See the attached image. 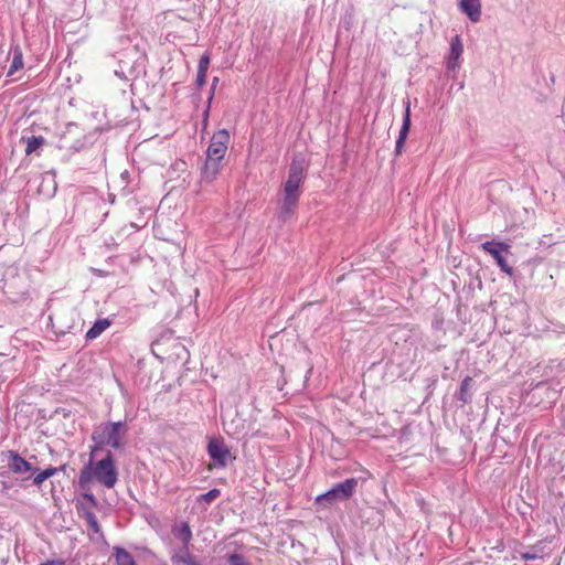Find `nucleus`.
Here are the masks:
<instances>
[{
	"label": "nucleus",
	"mask_w": 565,
	"mask_h": 565,
	"mask_svg": "<svg viewBox=\"0 0 565 565\" xmlns=\"http://www.w3.org/2000/svg\"><path fill=\"white\" fill-rule=\"evenodd\" d=\"M227 561H228L230 565H249L245 561L244 556H242L241 554H237V553H233V554L228 555Z\"/></svg>",
	"instance_id": "nucleus-24"
},
{
	"label": "nucleus",
	"mask_w": 565,
	"mask_h": 565,
	"mask_svg": "<svg viewBox=\"0 0 565 565\" xmlns=\"http://www.w3.org/2000/svg\"><path fill=\"white\" fill-rule=\"evenodd\" d=\"M475 385V380L471 376H466L461 383L458 392L455 394L456 399L460 401L462 405L469 404L472 401L471 390Z\"/></svg>",
	"instance_id": "nucleus-14"
},
{
	"label": "nucleus",
	"mask_w": 565,
	"mask_h": 565,
	"mask_svg": "<svg viewBox=\"0 0 565 565\" xmlns=\"http://www.w3.org/2000/svg\"><path fill=\"white\" fill-rule=\"evenodd\" d=\"M206 74L205 72L198 71L196 73V79H195V87L198 89L202 88L206 83Z\"/></svg>",
	"instance_id": "nucleus-25"
},
{
	"label": "nucleus",
	"mask_w": 565,
	"mask_h": 565,
	"mask_svg": "<svg viewBox=\"0 0 565 565\" xmlns=\"http://www.w3.org/2000/svg\"><path fill=\"white\" fill-rule=\"evenodd\" d=\"M214 498H215V497H212V495H209V497H200V498H199V501H203L205 504H211Z\"/></svg>",
	"instance_id": "nucleus-30"
},
{
	"label": "nucleus",
	"mask_w": 565,
	"mask_h": 565,
	"mask_svg": "<svg viewBox=\"0 0 565 565\" xmlns=\"http://www.w3.org/2000/svg\"><path fill=\"white\" fill-rule=\"evenodd\" d=\"M8 458V468L10 471L17 475H26L33 476L38 472L39 468L34 467L31 461L25 460L20 454L15 450H7L3 452Z\"/></svg>",
	"instance_id": "nucleus-7"
},
{
	"label": "nucleus",
	"mask_w": 565,
	"mask_h": 565,
	"mask_svg": "<svg viewBox=\"0 0 565 565\" xmlns=\"http://www.w3.org/2000/svg\"><path fill=\"white\" fill-rule=\"evenodd\" d=\"M118 480V471L115 466L114 455L110 450H107L105 458L94 462V458L89 457L88 463H86L78 476V487L83 494H88L92 482H98L106 488H113Z\"/></svg>",
	"instance_id": "nucleus-2"
},
{
	"label": "nucleus",
	"mask_w": 565,
	"mask_h": 565,
	"mask_svg": "<svg viewBox=\"0 0 565 565\" xmlns=\"http://www.w3.org/2000/svg\"><path fill=\"white\" fill-rule=\"evenodd\" d=\"M218 81L220 79L216 76L212 79V84H211V88H210V94H209V98H207V103H206V108H205V110L203 113V122L205 125H206L207 119H209L211 105H212V102H213V98H214V94H215Z\"/></svg>",
	"instance_id": "nucleus-21"
},
{
	"label": "nucleus",
	"mask_w": 565,
	"mask_h": 565,
	"mask_svg": "<svg viewBox=\"0 0 565 565\" xmlns=\"http://www.w3.org/2000/svg\"><path fill=\"white\" fill-rule=\"evenodd\" d=\"M173 534L180 541H182L183 546L188 548V545L192 539V532L188 523H182L180 526L173 529Z\"/></svg>",
	"instance_id": "nucleus-20"
},
{
	"label": "nucleus",
	"mask_w": 565,
	"mask_h": 565,
	"mask_svg": "<svg viewBox=\"0 0 565 565\" xmlns=\"http://www.w3.org/2000/svg\"><path fill=\"white\" fill-rule=\"evenodd\" d=\"M114 557L117 565H136L132 555L122 547H114Z\"/></svg>",
	"instance_id": "nucleus-18"
},
{
	"label": "nucleus",
	"mask_w": 565,
	"mask_h": 565,
	"mask_svg": "<svg viewBox=\"0 0 565 565\" xmlns=\"http://www.w3.org/2000/svg\"><path fill=\"white\" fill-rule=\"evenodd\" d=\"M308 163L301 153L292 157L289 164L288 178L284 183V196L278 202L277 218L287 222L296 212L300 199L299 188L303 183Z\"/></svg>",
	"instance_id": "nucleus-1"
},
{
	"label": "nucleus",
	"mask_w": 565,
	"mask_h": 565,
	"mask_svg": "<svg viewBox=\"0 0 565 565\" xmlns=\"http://www.w3.org/2000/svg\"><path fill=\"white\" fill-rule=\"evenodd\" d=\"M93 507L98 508L97 497H81L77 499L76 508L78 513L85 518L88 526L94 533L100 534L102 529L95 514L90 510Z\"/></svg>",
	"instance_id": "nucleus-6"
},
{
	"label": "nucleus",
	"mask_w": 565,
	"mask_h": 565,
	"mask_svg": "<svg viewBox=\"0 0 565 565\" xmlns=\"http://www.w3.org/2000/svg\"><path fill=\"white\" fill-rule=\"evenodd\" d=\"M22 141H25L26 148L25 153L31 154L35 150H38L40 147H42L45 143V138L43 136H30V137H22Z\"/></svg>",
	"instance_id": "nucleus-19"
},
{
	"label": "nucleus",
	"mask_w": 565,
	"mask_h": 565,
	"mask_svg": "<svg viewBox=\"0 0 565 565\" xmlns=\"http://www.w3.org/2000/svg\"><path fill=\"white\" fill-rule=\"evenodd\" d=\"M172 345L175 349L178 358H182L181 353H183L185 355L188 354L185 347L183 344H181L180 342H178L175 339H172Z\"/></svg>",
	"instance_id": "nucleus-26"
},
{
	"label": "nucleus",
	"mask_w": 565,
	"mask_h": 565,
	"mask_svg": "<svg viewBox=\"0 0 565 565\" xmlns=\"http://www.w3.org/2000/svg\"><path fill=\"white\" fill-rule=\"evenodd\" d=\"M463 45L460 35H455L450 41L449 54L446 60L448 71H456L459 67V58L462 55Z\"/></svg>",
	"instance_id": "nucleus-10"
},
{
	"label": "nucleus",
	"mask_w": 565,
	"mask_h": 565,
	"mask_svg": "<svg viewBox=\"0 0 565 565\" xmlns=\"http://www.w3.org/2000/svg\"><path fill=\"white\" fill-rule=\"evenodd\" d=\"M404 107H405V111H404V116H403V122H402V127L399 129V134H398L396 145H395V151H394L396 157L402 153L405 141H406L409 130H411V126H412V119H411L412 114H411L409 98L404 100Z\"/></svg>",
	"instance_id": "nucleus-9"
},
{
	"label": "nucleus",
	"mask_w": 565,
	"mask_h": 565,
	"mask_svg": "<svg viewBox=\"0 0 565 565\" xmlns=\"http://www.w3.org/2000/svg\"><path fill=\"white\" fill-rule=\"evenodd\" d=\"M337 497H321V495H318L316 497V501L317 502H322V501H327V502H330L332 499H335Z\"/></svg>",
	"instance_id": "nucleus-31"
},
{
	"label": "nucleus",
	"mask_w": 565,
	"mask_h": 565,
	"mask_svg": "<svg viewBox=\"0 0 565 565\" xmlns=\"http://www.w3.org/2000/svg\"><path fill=\"white\" fill-rule=\"evenodd\" d=\"M110 326V320L98 319L94 322V324L87 330L85 338L87 340H94L99 337L108 327Z\"/></svg>",
	"instance_id": "nucleus-17"
},
{
	"label": "nucleus",
	"mask_w": 565,
	"mask_h": 565,
	"mask_svg": "<svg viewBox=\"0 0 565 565\" xmlns=\"http://www.w3.org/2000/svg\"><path fill=\"white\" fill-rule=\"evenodd\" d=\"M126 433L127 425L125 422H107L98 425L90 436L94 443L90 447V457L94 458L97 451L103 450L105 446L119 449Z\"/></svg>",
	"instance_id": "nucleus-3"
},
{
	"label": "nucleus",
	"mask_w": 565,
	"mask_h": 565,
	"mask_svg": "<svg viewBox=\"0 0 565 565\" xmlns=\"http://www.w3.org/2000/svg\"><path fill=\"white\" fill-rule=\"evenodd\" d=\"M207 454L214 466L224 468L234 457L222 438H212L207 444Z\"/></svg>",
	"instance_id": "nucleus-5"
},
{
	"label": "nucleus",
	"mask_w": 565,
	"mask_h": 565,
	"mask_svg": "<svg viewBox=\"0 0 565 565\" xmlns=\"http://www.w3.org/2000/svg\"><path fill=\"white\" fill-rule=\"evenodd\" d=\"M171 561H172V563H174V564H175V563H182V564H184V565H200V564L195 561L194 556H192V555H191V554H189V553H186V554H184V555H178V554H175V555H173V556L171 557Z\"/></svg>",
	"instance_id": "nucleus-22"
},
{
	"label": "nucleus",
	"mask_w": 565,
	"mask_h": 565,
	"mask_svg": "<svg viewBox=\"0 0 565 565\" xmlns=\"http://www.w3.org/2000/svg\"><path fill=\"white\" fill-rule=\"evenodd\" d=\"M361 481L360 478H348L343 481L332 484L327 491L321 494H352L358 483Z\"/></svg>",
	"instance_id": "nucleus-11"
},
{
	"label": "nucleus",
	"mask_w": 565,
	"mask_h": 565,
	"mask_svg": "<svg viewBox=\"0 0 565 565\" xmlns=\"http://www.w3.org/2000/svg\"><path fill=\"white\" fill-rule=\"evenodd\" d=\"M161 344H162V342H161V340H160V339H158V340L153 341V342H152V344H151L152 352H153L157 356H159V355L156 353V349H160Z\"/></svg>",
	"instance_id": "nucleus-28"
},
{
	"label": "nucleus",
	"mask_w": 565,
	"mask_h": 565,
	"mask_svg": "<svg viewBox=\"0 0 565 565\" xmlns=\"http://www.w3.org/2000/svg\"><path fill=\"white\" fill-rule=\"evenodd\" d=\"M56 491H57V490H56V488H55V487H53V488H52V490H51V494H52V495H55V494H56Z\"/></svg>",
	"instance_id": "nucleus-33"
},
{
	"label": "nucleus",
	"mask_w": 565,
	"mask_h": 565,
	"mask_svg": "<svg viewBox=\"0 0 565 565\" xmlns=\"http://www.w3.org/2000/svg\"><path fill=\"white\" fill-rule=\"evenodd\" d=\"M481 248L490 254L500 269L505 273L508 276L513 277L515 270L511 267L505 257L502 255L503 252H509L511 246L505 242H495V241H487L481 244Z\"/></svg>",
	"instance_id": "nucleus-4"
},
{
	"label": "nucleus",
	"mask_w": 565,
	"mask_h": 565,
	"mask_svg": "<svg viewBox=\"0 0 565 565\" xmlns=\"http://www.w3.org/2000/svg\"><path fill=\"white\" fill-rule=\"evenodd\" d=\"M211 63V55L209 52H205L199 61L198 71L207 73L209 66Z\"/></svg>",
	"instance_id": "nucleus-23"
},
{
	"label": "nucleus",
	"mask_w": 565,
	"mask_h": 565,
	"mask_svg": "<svg viewBox=\"0 0 565 565\" xmlns=\"http://www.w3.org/2000/svg\"><path fill=\"white\" fill-rule=\"evenodd\" d=\"M223 159L206 156L204 166L201 170L202 178L209 182L213 181L220 173Z\"/></svg>",
	"instance_id": "nucleus-13"
},
{
	"label": "nucleus",
	"mask_w": 565,
	"mask_h": 565,
	"mask_svg": "<svg viewBox=\"0 0 565 565\" xmlns=\"http://www.w3.org/2000/svg\"><path fill=\"white\" fill-rule=\"evenodd\" d=\"M66 467H67L66 465H62V466H60L57 468H55V467H47L46 469H44L42 471L39 469L38 472H35L33 475V484L41 486L45 480H47L51 477H54L60 471L65 472Z\"/></svg>",
	"instance_id": "nucleus-15"
},
{
	"label": "nucleus",
	"mask_w": 565,
	"mask_h": 565,
	"mask_svg": "<svg viewBox=\"0 0 565 565\" xmlns=\"http://www.w3.org/2000/svg\"><path fill=\"white\" fill-rule=\"evenodd\" d=\"M230 132L227 129H220L216 131L211 139V143L206 150V156L214 157L216 159H224L230 142Z\"/></svg>",
	"instance_id": "nucleus-8"
},
{
	"label": "nucleus",
	"mask_w": 565,
	"mask_h": 565,
	"mask_svg": "<svg viewBox=\"0 0 565 565\" xmlns=\"http://www.w3.org/2000/svg\"><path fill=\"white\" fill-rule=\"evenodd\" d=\"M522 558H523V559H526V561H527V559H535V558H537V555H536V554H532V553H530V552H526V553H523V554H522Z\"/></svg>",
	"instance_id": "nucleus-29"
},
{
	"label": "nucleus",
	"mask_w": 565,
	"mask_h": 565,
	"mask_svg": "<svg viewBox=\"0 0 565 565\" xmlns=\"http://www.w3.org/2000/svg\"><path fill=\"white\" fill-rule=\"evenodd\" d=\"M220 490L216 489V488H213L211 490H209L207 492H205L204 494H213V495H216V494H220Z\"/></svg>",
	"instance_id": "nucleus-32"
},
{
	"label": "nucleus",
	"mask_w": 565,
	"mask_h": 565,
	"mask_svg": "<svg viewBox=\"0 0 565 565\" xmlns=\"http://www.w3.org/2000/svg\"><path fill=\"white\" fill-rule=\"evenodd\" d=\"M460 10L467 14L469 20L477 23L481 19V1L480 0H461L459 3Z\"/></svg>",
	"instance_id": "nucleus-12"
},
{
	"label": "nucleus",
	"mask_w": 565,
	"mask_h": 565,
	"mask_svg": "<svg viewBox=\"0 0 565 565\" xmlns=\"http://www.w3.org/2000/svg\"><path fill=\"white\" fill-rule=\"evenodd\" d=\"M39 565H64V562L62 559H49L44 563H41Z\"/></svg>",
	"instance_id": "nucleus-27"
},
{
	"label": "nucleus",
	"mask_w": 565,
	"mask_h": 565,
	"mask_svg": "<svg viewBox=\"0 0 565 565\" xmlns=\"http://www.w3.org/2000/svg\"><path fill=\"white\" fill-rule=\"evenodd\" d=\"M12 52V61L10 67L7 72V76H12L15 72L23 67V53L19 45H15L11 49Z\"/></svg>",
	"instance_id": "nucleus-16"
}]
</instances>
